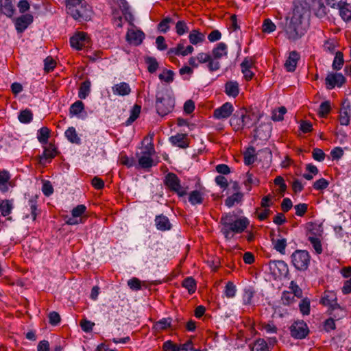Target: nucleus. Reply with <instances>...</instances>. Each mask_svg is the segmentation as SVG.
I'll return each instance as SVG.
<instances>
[{"label": "nucleus", "instance_id": "obj_1", "mask_svg": "<svg viewBox=\"0 0 351 351\" xmlns=\"http://www.w3.org/2000/svg\"><path fill=\"white\" fill-rule=\"evenodd\" d=\"M221 232L226 240H231L237 234L243 232L250 225L245 217H239L232 213H226L220 219Z\"/></svg>", "mask_w": 351, "mask_h": 351}, {"label": "nucleus", "instance_id": "obj_2", "mask_svg": "<svg viewBox=\"0 0 351 351\" xmlns=\"http://www.w3.org/2000/svg\"><path fill=\"white\" fill-rule=\"evenodd\" d=\"M306 10L302 7L297 6L293 9L290 21L287 23L285 32L289 40H295L301 38L306 32L304 24Z\"/></svg>", "mask_w": 351, "mask_h": 351}, {"label": "nucleus", "instance_id": "obj_3", "mask_svg": "<svg viewBox=\"0 0 351 351\" xmlns=\"http://www.w3.org/2000/svg\"><path fill=\"white\" fill-rule=\"evenodd\" d=\"M255 123L254 115L244 108L236 110L230 119V126L236 132L241 131L245 128H250Z\"/></svg>", "mask_w": 351, "mask_h": 351}, {"label": "nucleus", "instance_id": "obj_4", "mask_svg": "<svg viewBox=\"0 0 351 351\" xmlns=\"http://www.w3.org/2000/svg\"><path fill=\"white\" fill-rule=\"evenodd\" d=\"M291 263L297 270L306 271L309 266L311 256L308 251L297 250L291 256Z\"/></svg>", "mask_w": 351, "mask_h": 351}, {"label": "nucleus", "instance_id": "obj_5", "mask_svg": "<svg viewBox=\"0 0 351 351\" xmlns=\"http://www.w3.org/2000/svg\"><path fill=\"white\" fill-rule=\"evenodd\" d=\"M270 272L278 278H287L289 268L283 261H270L268 263Z\"/></svg>", "mask_w": 351, "mask_h": 351}, {"label": "nucleus", "instance_id": "obj_6", "mask_svg": "<svg viewBox=\"0 0 351 351\" xmlns=\"http://www.w3.org/2000/svg\"><path fill=\"white\" fill-rule=\"evenodd\" d=\"M290 334L296 339H304L309 333L307 324L304 321H295L289 328Z\"/></svg>", "mask_w": 351, "mask_h": 351}, {"label": "nucleus", "instance_id": "obj_7", "mask_svg": "<svg viewBox=\"0 0 351 351\" xmlns=\"http://www.w3.org/2000/svg\"><path fill=\"white\" fill-rule=\"evenodd\" d=\"M196 57L199 64L206 63V68L211 73L217 71L221 68L219 61L213 60L211 55L208 53L200 52L197 54Z\"/></svg>", "mask_w": 351, "mask_h": 351}, {"label": "nucleus", "instance_id": "obj_8", "mask_svg": "<svg viewBox=\"0 0 351 351\" xmlns=\"http://www.w3.org/2000/svg\"><path fill=\"white\" fill-rule=\"evenodd\" d=\"M234 110V106L230 102H226L214 110L213 117L218 120L226 119L232 114Z\"/></svg>", "mask_w": 351, "mask_h": 351}, {"label": "nucleus", "instance_id": "obj_9", "mask_svg": "<svg viewBox=\"0 0 351 351\" xmlns=\"http://www.w3.org/2000/svg\"><path fill=\"white\" fill-rule=\"evenodd\" d=\"M71 46L77 49L80 50L83 47H86L88 44V38L86 33L79 32L70 38Z\"/></svg>", "mask_w": 351, "mask_h": 351}, {"label": "nucleus", "instance_id": "obj_10", "mask_svg": "<svg viewBox=\"0 0 351 351\" xmlns=\"http://www.w3.org/2000/svg\"><path fill=\"white\" fill-rule=\"evenodd\" d=\"M40 214V210L38 208L37 200L36 197L29 199L25 206V218L31 219L34 221L36 217Z\"/></svg>", "mask_w": 351, "mask_h": 351}, {"label": "nucleus", "instance_id": "obj_11", "mask_svg": "<svg viewBox=\"0 0 351 351\" xmlns=\"http://www.w3.org/2000/svg\"><path fill=\"white\" fill-rule=\"evenodd\" d=\"M346 82V77L339 73H330L326 78V84L328 89H332L336 86L341 87Z\"/></svg>", "mask_w": 351, "mask_h": 351}, {"label": "nucleus", "instance_id": "obj_12", "mask_svg": "<svg viewBox=\"0 0 351 351\" xmlns=\"http://www.w3.org/2000/svg\"><path fill=\"white\" fill-rule=\"evenodd\" d=\"M145 38L144 33L138 29H135L134 27L129 29L126 34L127 40L132 45H139Z\"/></svg>", "mask_w": 351, "mask_h": 351}, {"label": "nucleus", "instance_id": "obj_13", "mask_svg": "<svg viewBox=\"0 0 351 351\" xmlns=\"http://www.w3.org/2000/svg\"><path fill=\"white\" fill-rule=\"evenodd\" d=\"M174 102L171 99H157L156 109L158 113L162 116L167 114L173 109Z\"/></svg>", "mask_w": 351, "mask_h": 351}, {"label": "nucleus", "instance_id": "obj_14", "mask_svg": "<svg viewBox=\"0 0 351 351\" xmlns=\"http://www.w3.org/2000/svg\"><path fill=\"white\" fill-rule=\"evenodd\" d=\"M33 16L29 14H23L14 20L15 27L19 33L23 32L32 23Z\"/></svg>", "mask_w": 351, "mask_h": 351}, {"label": "nucleus", "instance_id": "obj_15", "mask_svg": "<svg viewBox=\"0 0 351 351\" xmlns=\"http://www.w3.org/2000/svg\"><path fill=\"white\" fill-rule=\"evenodd\" d=\"M320 303L324 306H330L332 310L340 308V306L337 302L336 295L333 292L325 291Z\"/></svg>", "mask_w": 351, "mask_h": 351}, {"label": "nucleus", "instance_id": "obj_16", "mask_svg": "<svg viewBox=\"0 0 351 351\" xmlns=\"http://www.w3.org/2000/svg\"><path fill=\"white\" fill-rule=\"evenodd\" d=\"M300 59V55L296 51H292L285 62V68L288 72L295 71L298 60Z\"/></svg>", "mask_w": 351, "mask_h": 351}, {"label": "nucleus", "instance_id": "obj_17", "mask_svg": "<svg viewBox=\"0 0 351 351\" xmlns=\"http://www.w3.org/2000/svg\"><path fill=\"white\" fill-rule=\"evenodd\" d=\"M211 57L213 60L219 61L223 57L228 56V46L225 43L221 42L216 45L212 49Z\"/></svg>", "mask_w": 351, "mask_h": 351}, {"label": "nucleus", "instance_id": "obj_18", "mask_svg": "<svg viewBox=\"0 0 351 351\" xmlns=\"http://www.w3.org/2000/svg\"><path fill=\"white\" fill-rule=\"evenodd\" d=\"M112 91L114 95L124 97L130 95L132 89L128 83L123 82L114 84L112 87Z\"/></svg>", "mask_w": 351, "mask_h": 351}, {"label": "nucleus", "instance_id": "obj_19", "mask_svg": "<svg viewBox=\"0 0 351 351\" xmlns=\"http://www.w3.org/2000/svg\"><path fill=\"white\" fill-rule=\"evenodd\" d=\"M77 12H78L79 17H73L75 20L82 21H88L90 19L92 10L91 8L86 3L82 4L77 8Z\"/></svg>", "mask_w": 351, "mask_h": 351}, {"label": "nucleus", "instance_id": "obj_20", "mask_svg": "<svg viewBox=\"0 0 351 351\" xmlns=\"http://www.w3.org/2000/svg\"><path fill=\"white\" fill-rule=\"evenodd\" d=\"M189 39L191 45H197L202 44L206 40L205 34L199 32L198 29H194L189 32Z\"/></svg>", "mask_w": 351, "mask_h": 351}, {"label": "nucleus", "instance_id": "obj_21", "mask_svg": "<svg viewBox=\"0 0 351 351\" xmlns=\"http://www.w3.org/2000/svg\"><path fill=\"white\" fill-rule=\"evenodd\" d=\"M224 88L225 93L229 97L235 98L239 93V86L237 81H228Z\"/></svg>", "mask_w": 351, "mask_h": 351}, {"label": "nucleus", "instance_id": "obj_22", "mask_svg": "<svg viewBox=\"0 0 351 351\" xmlns=\"http://www.w3.org/2000/svg\"><path fill=\"white\" fill-rule=\"evenodd\" d=\"M84 0H66V9L67 12L72 17H79L78 12H77V8L82 4H84L82 3Z\"/></svg>", "mask_w": 351, "mask_h": 351}, {"label": "nucleus", "instance_id": "obj_23", "mask_svg": "<svg viewBox=\"0 0 351 351\" xmlns=\"http://www.w3.org/2000/svg\"><path fill=\"white\" fill-rule=\"evenodd\" d=\"M187 199L192 206L202 204L204 202L203 193L198 190H194L188 194Z\"/></svg>", "mask_w": 351, "mask_h": 351}, {"label": "nucleus", "instance_id": "obj_24", "mask_svg": "<svg viewBox=\"0 0 351 351\" xmlns=\"http://www.w3.org/2000/svg\"><path fill=\"white\" fill-rule=\"evenodd\" d=\"M1 11L8 17L11 18L15 12L14 7L11 0H1Z\"/></svg>", "mask_w": 351, "mask_h": 351}, {"label": "nucleus", "instance_id": "obj_25", "mask_svg": "<svg viewBox=\"0 0 351 351\" xmlns=\"http://www.w3.org/2000/svg\"><path fill=\"white\" fill-rule=\"evenodd\" d=\"M250 351H269V346L264 339L258 338L249 345Z\"/></svg>", "mask_w": 351, "mask_h": 351}, {"label": "nucleus", "instance_id": "obj_26", "mask_svg": "<svg viewBox=\"0 0 351 351\" xmlns=\"http://www.w3.org/2000/svg\"><path fill=\"white\" fill-rule=\"evenodd\" d=\"M10 176L7 171H0V191L3 193L7 192L10 186Z\"/></svg>", "mask_w": 351, "mask_h": 351}, {"label": "nucleus", "instance_id": "obj_27", "mask_svg": "<svg viewBox=\"0 0 351 351\" xmlns=\"http://www.w3.org/2000/svg\"><path fill=\"white\" fill-rule=\"evenodd\" d=\"M181 285L183 288L186 289L190 295L194 293L197 289V283L193 277H186L184 278Z\"/></svg>", "mask_w": 351, "mask_h": 351}, {"label": "nucleus", "instance_id": "obj_28", "mask_svg": "<svg viewBox=\"0 0 351 351\" xmlns=\"http://www.w3.org/2000/svg\"><path fill=\"white\" fill-rule=\"evenodd\" d=\"M189 186L187 183H181L180 180L177 178V195L182 198V201L186 203V196L189 193H188Z\"/></svg>", "mask_w": 351, "mask_h": 351}, {"label": "nucleus", "instance_id": "obj_29", "mask_svg": "<svg viewBox=\"0 0 351 351\" xmlns=\"http://www.w3.org/2000/svg\"><path fill=\"white\" fill-rule=\"evenodd\" d=\"M311 234L312 235L309 236L308 237V241L311 244L313 250H315V254H321L323 252V247H322V241H321V240L319 238H317V237H316L315 236H313V235L315 234L314 232H311Z\"/></svg>", "mask_w": 351, "mask_h": 351}, {"label": "nucleus", "instance_id": "obj_30", "mask_svg": "<svg viewBox=\"0 0 351 351\" xmlns=\"http://www.w3.org/2000/svg\"><path fill=\"white\" fill-rule=\"evenodd\" d=\"M245 178L244 184L248 191L252 189L253 185L257 186L259 184V179L250 171L246 173Z\"/></svg>", "mask_w": 351, "mask_h": 351}, {"label": "nucleus", "instance_id": "obj_31", "mask_svg": "<svg viewBox=\"0 0 351 351\" xmlns=\"http://www.w3.org/2000/svg\"><path fill=\"white\" fill-rule=\"evenodd\" d=\"M256 149L254 147H250L243 154V161L245 165H250L255 162Z\"/></svg>", "mask_w": 351, "mask_h": 351}, {"label": "nucleus", "instance_id": "obj_32", "mask_svg": "<svg viewBox=\"0 0 351 351\" xmlns=\"http://www.w3.org/2000/svg\"><path fill=\"white\" fill-rule=\"evenodd\" d=\"M255 294V291L252 287H245L243 290L242 295V301L244 305H251L252 304V298Z\"/></svg>", "mask_w": 351, "mask_h": 351}, {"label": "nucleus", "instance_id": "obj_33", "mask_svg": "<svg viewBox=\"0 0 351 351\" xmlns=\"http://www.w3.org/2000/svg\"><path fill=\"white\" fill-rule=\"evenodd\" d=\"M56 149L53 145H50L48 147H46L40 156V163L45 164L46 160L54 158L56 155Z\"/></svg>", "mask_w": 351, "mask_h": 351}, {"label": "nucleus", "instance_id": "obj_34", "mask_svg": "<svg viewBox=\"0 0 351 351\" xmlns=\"http://www.w3.org/2000/svg\"><path fill=\"white\" fill-rule=\"evenodd\" d=\"M243 194L241 192H237L232 195L228 197L225 200V205L228 208L232 207L236 203H239L242 201Z\"/></svg>", "mask_w": 351, "mask_h": 351}, {"label": "nucleus", "instance_id": "obj_35", "mask_svg": "<svg viewBox=\"0 0 351 351\" xmlns=\"http://www.w3.org/2000/svg\"><path fill=\"white\" fill-rule=\"evenodd\" d=\"M156 226L158 230H167L170 229L171 224L167 217L165 216H158L155 219Z\"/></svg>", "mask_w": 351, "mask_h": 351}, {"label": "nucleus", "instance_id": "obj_36", "mask_svg": "<svg viewBox=\"0 0 351 351\" xmlns=\"http://www.w3.org/2000/svg\"><path fill=\"white\" fill-rule=\"evenodd\" d=\"M154 160L152 156H147L141 153V156L138 158V165L143 169H147L154 165Z\"/></svg>", "mask_w": 351, "mask_h": 351}, {"label": "nucleus", "instance_id": "obj_37", "mask_svg": "<svg viewBox=\"0 0 351 351\" xmlns=\"http://www.w3.org/2000/svg\"><path fill=\"white\" fill-rule=\"evenodd\" d=\"M90 82L89 80H86L82 82L80 85L78 97L82 99H86L90 93Z\"/></svg>", "mask_w": 351, "mask_h": 351}, {"label": "nucleus", "instance_id": "obj_38", "mask_svg": "<svg viewBox=\"0 0 351 351\" xmlns=\"http://www.w3.org/2000/svg\"><path fill=\"white\" fill-rule=\"evenodd\" d=\"M65 136L72 143L80 144V138L77 136V132L73 127L69 128L65 131Z\"/></svg>", "mask_w": 351, "mask_h": 351}, {"label": "nucleus", "instance_id": "obj_39", "mask_svg": "<svg viewBox=\"0 0 351 351\" xmlns=\"http://www.w3.org/2000/svg\"><path fill=\"white\" fill-rule=\"evenodd\" d=\"M13 208V200H1L0 210L3 217L9 215Z\"/></svg>", "mask_w": 351, "mask_h": 351}, {"label": "nucleus", "instance_id": "obj_40", "mask_svg": "<svg viewBox=\"0 0 351 351\" xmlns=\"http://www.w3.org/2000/svg\"><path fill=\"white\" fill-rule=\"evenodd\" d=\"M272 243L274 245V249L279 252L282 254H285V248L287 247V240L286 239H272Z\"/></svg>", "mask_w": 351, "mask_h": 351}, {"label": "nucleus", "instance_id": "obj_41", "mask_svg": "<svg viewBox=\"0 0 351 351\" xmlns=\"http://www.w3.org/2000/svg\"><path fill=\"white\" fill-rule=\"evenodd\" d=\"M160 81L169 84L174 80V72L172 70L164 69L158 75Z\"/></svg>", "mask_w": 351, "mask_h": 351}, {"label": "nucleus", "instance_id": "obj_42", "mask_svg": "<svg viewBox=\"0 0 351 351\" xmlns=\"http://www.w3.org/2000/svg\"><path fill=\"white\" fill-rule=\"evenodd\" d=\"M193 51L194 48L192 45H188L185 47L183 43L177 44V56H186L192 53Z\"/></svg>", "mask_w": 351, "mask_h": 351}, {"label": "nucleus", "instance_id": "obj_43", "mask_svg": "<svg viewBox=\"0 0 351 351\" xmlns=\"http://www.w3.org/2000/svg\"><path fill=\"white\" fill-rule=\"evenodd\" d=\"M84 109V105L82 101H76L73 103L69 109V113L71 116H78Z\"/></svg>", "mask_w": 351, "mask_h": 351}, {"label": "nucleus", "instance_id": "obj_44", "mask_svg": "<svg viewBox=\"0 0 351 351\" xmlns=\"http://www.w3.org/2000/svg\"><path fill=\"white\" fill-rule=\"evenodd\" d=\"M343 63L344 60L343 53L341 51L336 52L332 65V69L336 71L340 70L342 68Z\"/></svg>", "mask_w": 351, "mask_h": 351}, {"label": "nucleus", "instance_id": "obj_45", "mask_svg": "<svg viewBox=\"0 0 351 351\" xmlns=\"http://www.w3.org/2000/svg\"><path fill=\"white\" fill-rule=\"evenodd\" d=\"M331 110L330 102L325 101L321 103L318 110V114L320 117L324 118L330 113Z\"/></svg>", "mask_w": 351, "mask_h": 351}, {"label": "nucleus", "instance_id": "obj_46", "mask_svg": "<svg viewBox=\"0 0 351 351\" xmlns=\"http://www.w3.org/2000/svg\"><path fill=\"white\" fill-rule=\"evenodd\" d=\"M171 322V318H162L158 322H156L153 326L156 331L165 330L170 326Z\"/></svg>", "mask_w": 351, "mask_h": 351}, {"label": "nucleus", "instance_id": "obj_47", "mask_svg": "<svg viewBox=\"0 0 351 351\" xmlns=\"http://www.w3.org/2000/svg\"><path fill=\"white\" fill-rule=\"evenodd\" d=\"M341 18L348 21L351 19V7L346 2L339 8Z\"/></svg>", "mask_w": 351, "mask_h": 351}, {"label": "nucleus", "instance_id": "obj_48", "mask_svg": "<svg viewBox=\"0 0 351 351\" xmlns=\"http://www.w3.org/2000/svg\"><path fill=\"white\" fill-rule=\"evenodd\" d=\"M141 109V108L138 105H134L133 106L130 111V117L125 122L127 125L132 124L139 117Z\"/></svg>", "mask_w": 351, "mask_h": 351}, {"label": "nucleus", "instance_id": "obj_49", "mask_svg": "<svg viewBox=\"0 0 351 351\" xmlns=\"http://www.w3.org/2000/svg\"><path fill=\"white\" fill-rule=\"evenodd\" d=\"M49 137V130L46 127L41 128L37 134V138L38 141L43 144L47 143Z\"/></svg>", "mask_w": 351, "mask_h": 351}, {"label": "nucleus", "instance_id": "obj_50", "mask_svg": "<svg viewBox=\"0 0 351 351\" xmlns=\"http://www.w3.org/2000/svg\"><path fill=\"white\" fill-rule=\"evenodd\" d=\"M189 145V139L186 134L177 133V147L186 148Z\"/></svg>", "mask_w": 351, "mask_h": 351}, {"label": "nucleus", "instance_id": "obj_51", "mask_svg": "<svg viewBox=\"0 0 351 351\" xmlns=\"http://www.w3.org/2000/svg\"><path fill=\"white\" fill-rule=\"evenodd\" d=\"M119 162L121 165L130 168L136 165V160L133 157H128L126 154H121L119 156Z\"/></svg>", "mask_w": 351, "mask_h": 351}, {"label": "nucleus", "instance_id": "obj_52", "mask_svg": "<svg viewBox=\"0 0 351 351\" xmlns=\"http://www.w3.org/2000/svg\"><path fill=\"white\" fill-rule=\"evenodd\" d=\"M310 300L307 298L302 299L299 303V308L303 315H308L310 313Z\"/></svg>", "mask_w": 351, "mask_h": 351}, {"label": "nucleus", "instance_id": "obj_53", "mask_svg": "<svg viewBox=\"0 0 351 351\" xmlns=\"http://www.w3.org/2000/svg\"><path fill=\"white\" fill-rule=\"evenodd\" d=\"M237 288L234 283L231 281H228L224 289V294L228 298H234L236 295Z\"/></svg>", "mask_w": 351, "mask_h": 351}, {"label": "nucleus", "instance_id": "obj_54", "mask_svg": "<svg viewBox=\"0 0 351 351\" xmlns=\"http://www.w3.org/2000/svg\"><path fill=\"white\" fill-rule=\"evenodd\" d=\"M190 32L189 25L184 20L177 21V35L182 36Z\"/></svg>", "mask_w": 351, "mask_h": 351}, {"label": "nucleus", "instance_id": "obj_55", "mask_svg": "<svg viewBox=\"0 0 351 351\" xmlns=\"http://www.w3.org/2000/svg\"><path fill=\"white\" fill-rule=\"evenodd\" d=\"M276 25L272 22L271 19H266L264 20L262 26V31L264 33L270 34L274 32L276 30Z\"/></svg>", "mask_w": 351, "mask_h": 351}, {"label": "nucleus", "instance_id": "obj_56", "mask_svg": "<svg viewBox=\"0 0 351 351\" xmlns=\"http://www.w3.org/2000/svg\"><path fill=\"white\" fill-rule=\"evenodd\" d=\"M33 118V114L29 110H25L20 112L19 120L23 123H29Z\"/></svg>", "mask_w": 351, "mask_h": 351}, {"label": "nucleus", "instance_id": "obj_57", "mask_svg": "<svg viewBox=\"0 0 351 351\" xmlns=\"http://www.w3.org/2000/svg\"><path fill=\"white\" fill-rule=\"evenodd\" d=\"M328 185H329V182L326 179L322 178L316 180L313 183V187L315 190L322 191V190L326 189L328 186Z\"/></svg>", "mask_w": 351, "mask_h": 351}, {"label": "nucleus", "instance_id": "obj_58", "mask_svg": "<svg viewBox=\"0 0 351 351\" xmlns=\"http://www.w3.org/2000/svg\"><path fill=\"white\" fill-rule=\"evenodd\" d=\"M287 112V109L284 106L280 107L277 110L274 111L272 115V119L274 121H280L284 119V115Z\"/></svg>", "mask_w": 351, "mask_h": 351}, {"label": "nucleus", "instance_id": "obj_59", "mask_svg": "<svg viewBox=\"0 0 351 351\" xmlns=\"http://www.w3.org/2000/svg\"><path fill=\"white\" fill-rule=\"evenodd\" d=\"M166 185L173 191H176V176L173 173H169L165 178Z\"/></svg>", "mask_w": 351, "mask_h": 351}, {"label": "nucleus", "instance_id": "obj_60", "mask_svg": "<svg viewBox=\"0 0 351 351\" xmlns=\"http://www.w3.org/2000/svg\"><path fill=\"white\" fill-rule=\"evenodd\" d=\"M56 66L55 60L50 56L47 57L44 60V69L46 72H50Z\"/></svg>", "mask_w": 351, "mask_h": 351}, {"label": "nucleus", "instance_id": "obj_61", "mask_svg": "<svg viewBox=\"0 0 351 351\" xmlns=\"http://www.w3.org/2000/svg\"><path fill=\"white\" fill-rule=\"evenodd\" d=\"M86 207L84 205L80 204L75 207L72 211L71 215L77 218H83L82 215L85 213Z\"/></svg>", "mask_w": 351, "mask_h": 351}, {"label": "nucleus", "instance_id": "obj_62", "mask_svg": "<svg viewBox=\"0 0 351 351\" xmlns=\"http://www.w3.org/2000/svg\"><path fill=\"white\" fill-rule=\"evenodd\" d=\"M312 156L314 160L322 162L325 159V154L322 149L319 148H314L312 152Z\"/></svg>", "mask_w": 351, "mask_h": 351}, {"label": "nucleus", "instance_id": "obj_63", "mask_svg": "<svg viewBox=\"0 0 351 351\" xmlns=\"http://www.w3.org/2000/svg\"><path fill=\"white\" fill-rule=\"evenodd\" d=\"M295 210V215L300 217H302L306 213L308 209V204L304 203H300L294 206Z\"/></svg>", "mask_w": 351, "mask_h": 351}, {"label": "nucleus", "instance_id": "obj_64", "mask_svg": "<svg viewBox=\"0 0 351 351\" xmlns=\"http://www.w3.org/2000/svg\"><path fill=\"white\" fill-rule=\"evenodd\" d=\"M146 63L147 64V69L150 73L155 72L158 67V64L154 58H147Z\"/></svg>", "mask_w": 351, "mask_h": 351}]
</instances>
